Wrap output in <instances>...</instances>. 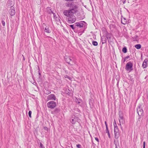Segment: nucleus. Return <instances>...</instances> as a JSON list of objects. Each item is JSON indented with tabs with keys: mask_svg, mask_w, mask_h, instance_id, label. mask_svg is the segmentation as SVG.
<instances>
[{
	"mask_svg": "<svg viewBox=\"0 0 148 148\" xmlns=\"http://www.w3.org/2000/svg\"><path fill=\"white\" fill-rule=\"evenodd\" d=\"M130 58V56H127L126 57H125L124 58L126 60L127 59L129 58Z\"/></svg>",
	"mask_w": 148,
	"mask_h": 148,
	"instance_id": "42",
	"label": "nucleus"
},
{
	"mask_svg": "<svg viewBox=\"0 0 148 148\" xmlns=\"http://www.w3.org/2000/svg\"><path fill=\"white\" fill-rule=\"evenodd\" d=\"M47 37L49 38V36H47Z\"/></svg>",
	"mask_w": 148,
	"mask_h": 148,
	"instance_id": "60",
	"label": "nucleus"
},
{
	"mask_svg": "<svg viewBox=\"0 0 148 148\" xmlns=\"http://www.w3.org/2000/svg\"><path fill=\"white\" fill-rule=\"evenodd\" d=\"M101 41L102 44L106 43L107 41V38L105 37H104L103 38H101Z\"/></svg>",
	"mask_w": 148,
	"mask_h": 148,
	"instance_id": "18",
	"label": "nucleus"
},
{
	"mask_svg": "<svg viewBox=\"0 0 148 148\" xmlns=\"http://www.w3.org/2000/svg\"><path fill=\"white\" fill-rule=\"evenodd\" d=\"M86 29V28H84L81 29L80 30L78 29V28L77 29V33H78L79 36H81L84 32Z\"/></svg>",
	"mask_w": 148,
	"mask_h": 148,
	"instance_id": "10",
	"label": "nucleus"
},
{
	"mask_svg": "<svg viewBox=\"0 0 148 148\" xmlns=\"http://www.w3.org/2000/svg\"><path fill=\"white\" fill-rule=\"evenodd\" d=\"M76 121L78 122H79L80 121V120L77 117H76Z\"/></svg>",
	"mask_w": 148,
	"mask_h": 148,
	"instance_id": "30",
	"label": "nucleus"
},
{
	"mask_svg": "<svg viewBox=\"0 0 148 148\" xmlns=\"http://www.w3.org/2000/svg\"><path fill=\"white\" fill-rule=\"evenodd\" d=\"M80 13H79L77 14V16L78 17L77 18L79 19L80 20H82L84 17H85L84 16H83V17L82 16H80Z\"/></svg>",
	"mask_w": 148,
	"mask_h": 148,
	"instance_id": "20",
	"label": "nucleus"
},
{
	"mask_svg": "<svg viewBox=\"0 0 148 148\" xmlns=\"http://www.w3.org/2000/svg\"><path fill=\"white\" fill-rule=\"evenodd\" d=\"M119 132V128H115V129H114V133H118V132Z\"/></svg>",
	"mask_w": 148,
	"mask_h": 148,
	"instance_id": "26",
	"label": "nucleus"
},
{
	"mask_svg": "<svg viewBox=\"0 0 148 148\" xmlns=\"http://www.w3.org/2000/svg\"><path fill=\"white\" fill-rule=\"evenodd\" d=\"M108 136L109 138H110V132L108 133Z\"/></svg>",
	"mask_w": 148,
	"mask_h": 148,
	"instance_id": "45",
	"label": "nucleus"
},
{
	"mask_svg": "<svg viewBox=\"0 0 148 148\" xmlns=\"http://www.w3.org/2000/svg\"><path fill=\"white\" fill-rule=\"evenodd\" d=\"M143 148H145V141H144L143 142Z\"/></svg>",
	"mask_w": 148,
	"mask_h": 148,
	"instance_id": "37",
	"label": "nucleus"
},
{
	"mask_svg": "<svg viewBox=\"0 0 148 148\" xmlns=\"http://www.w3.org/2000/svg\"><path fill=\"white\" fill-rule=\"evenodd\" d=\"M39 75H40V73H39Z\"/></svg>",
	"mask_w": 148,
	"mask_h": 148,
	"instance_id": "59",
	"label": "nucleus"
},
{
	"mask_svg": "<svg viewBox=\"0 0 148 148\" xmlns=\"http://www.w3.org/2000/svg\"><path fill=\"white\" fill-rule=\"evenodd\" d=\"M69 90L68 89V90H66L65 91V92L68 95H70V92H69Z\"/></svg>",
	"mask_w": 148,
	"mask_h": 148,
	"instance_id": "31",
	"label": "nucleus"
},
{
	"mask_svg": "<svg viewBox=\"0 0 148 148\" xmlns=\"http://www.w3.org/2000/svg\"><path fill=\"white\" fill-rule=\"evenodd\" d=\"M106 127V133H109V130H108V127Z\"/></svg>",
	"mask_w": 148,
	"mask_h": 148,
	"instance_id": "32",
	"label": "nucleus"
},
{
	"mask_svg": "<svg viewBox=\"0 0 148 148\" xmlns=\"http://www.w3.org/2000/svg\"><path fill=\"white\" fill-rule=\"evenodd\" d=\"M133 64L131 62H129L126 64L125 69L126 70L131 72L133 70Z\"/></svg>",
	"mask_w": 148,
	"mask_h": 148,
	"instance_id": "5",
	"label": "nucleus"
},
{
	"mask_svg": "<svg viewBox=\"0 0 148 148\" xmlns=\"http://www.w3.org/2000/svg\"><path fill=\"white\" fill-rule=\"evenodd\" d=\"M1 23L2 24V25L3 26H5V21H2L1 22Z\"/></svg>",
	"mask_w": 148,
	"mask_h": 148,
	"instance_id": "35",
	"label": "nucleus"
},
{
	"mask_svg": "<svg viewBox=\"0 0 148 148\" xmlns=\"http://www.w3.org/2000/svg\"><path fill=\"white\" fill-rule=\"evenodd\" d=\"M147 78V77H146L145 78V79Z\"/></svg>",
	"mask_w": 148,
	"mask_h": 148,
	"instance_id": "63",
	"label": "nucleus"
},
{
	"mask_svg": "<svg viewBox=\"0 0 148 148\" xmlns=\"http://www.w3.org/2000/svg\"><path fill=\"white\" fill-rule=\"evenodd\" d=\"M56 103L54 101H51L47 103V105L48 108H54L56 106Z\"/></svg>",
	"mask_w": 148,
	"mask_h": 148,
	"instance_id": "6",
	"label": "nucleus"
},
{
	"mask_svg": "<svg viewBox=\"0 0 148 148\" xmlns=\"http://www.w3.org/2000/svg\"><path fill=\"white\" fill-rule=\"evenodd\" d=\"M60 111V110L58 108H56L54 110V112L56 113H58Z\"/></svg>",
	"mask_w": 148,
	"mask_h": 148,
	"instance_id": "27",
	"label": "nucleus"
},
{
	"mask_svg": "<svg viewBox=\"0 0 148 148\" xmlns=\"http://www.w3.org/2000/svg\"><path fill=\"white\" fill-rule=\"evenodd\" d=\"M116 80L117 81V83L116 85H117V86H118V85H119V80H118L117 79Z\"/></svg>",
	"mask_w": 148,
	"mask_h": 148,
	"instance_id": "47",
	"label": "nucleus"
},
{
	"mask_svg": "<svg viewBox=\"0 0 148 148\" xmlns=\"http://www.w3.org/2000/svg\"><path fill=\"white\" fill-rule=\"evenodd\" d=\"M115 148H118L117 144H115Z\"/></svg>",
	"mask_w": 148,
	"mask_h": 148,
	"instance_id": "48",
	"label": "nucleus"
},
{
	"mask_svg": "<svg viewBox=\"0 0 148 148\" xmlns=\"http://www.w3.org/2000/svg\"><path fill=\"white\" fill-rule=\"evenodd\" d=\"M66 148H70V147L69 146V147H66Z\"/></svg>",
	"mask_w": 148,
	"mask_h": 148,
	"instance_id": "56",
	"label": "nucleus"
},
{
	"mask_svg": "<svg viewBox=\"0 0 148 148\" xmlns=\"http://www.w3.org/2000/svg\"><path fill=\"white\" fill-rule=\"evenodd\" d=\"M114 143L115 145V144H117L116 143L115 140H114Z\"/></svg>",
	"mask_w": 148,
	"mask_h": 148,
	"instance_id": "51",
	"label": "nucleus"
},
{
	"mask_svg": "<svg viewBox=\"0 0 148 148\" xmlns=\"http://www.w3.org/2000/svg\"><path fill=\"white\" fill-rule=\"evenodd\" d=\"M57 20V21H58V22H60V19H56Z\"/></svg>",
	"mask_w": 148,
	"mask_h": 148,
	"instance_id": "50",
	"label": "nucleus"
},
{
	"mask_svg": "<svg viewBox=\"0 0 148 148\" xmlns=\"http://www.w3.org/2000/svg\"><path fill=\"white\" fill-rule=\"evenodd\" d=\"M57 23L59 24V23L57 22Z\"/></svg>",
	"mask_w": 148,
	"mask_h": 148,
	"instance_id": "64",
	"label": "nucleus"
},
{
	"mask_svg": "<svg viewBox=\"0 0 148 148\" xmlns=\"http://www.w3.org/2000/svg\"><path fill=\"white\" fill-rule=\"evenodd\" d=\"M141 57L142 58V54H141Z\"/></svg>",
	"mask_w": 148,
	"mask_h": 148,
	"instance_id": "58",
	"label": "nucleus"
},
{
	"mask_svg": "<svg viewBox=\"0 0 148 148\" xmlns=\"http://www.w3.org/2000/svg\"><path fill=\"white\" fill-rule=\"evenodd\" d=\"M126 60L124 58L123 59H122L121 60V62L123 63H124L125 61H126Z\"/></svg>",
	"mask_w": 148,
	"mask_h": 148,
	"instance_id": "39",
	"label": "nucleus"
},
{
	"mask_svg": "<svg viewBox=\"0 0 148 148\" xmlns=\"http://www.w3.org/2000/svg\"><path fill=\"white\" fill-rule=\"evenodd\" d=\"M142 116H141V117L140 116H139V117L138 118V119H140V118L142 117Z\"/></svg>",
	"mask_w": 148,
	"mask_h": 148,
	"instance_id": "54",
	"label": "nucleus"
},
{
	"mask_svg": "<svg viewBox=\"0 0 148 148\" xmlns=\"http://www.w3.org/2000/svg\"><path fill=\"white\" fill-rule=\"evenodd\" d=\"M76 146L78 148H81V145L79 144L77 145Z\"/></svg>",
	"mask_w": 148,
	"mask_h": 148,
	"instance_id": "34",
	"label": "nucleus"
},
{
	"mask_svg": "<svg viewBox=\"0 0 148 148\" xmlns=\"http://www.w3.org/2000/svg\"><path fill=\"white\" fill-rule=\"evenodd\" d=\"M116 123L115 120H114V122H113V123Z\"/></svg>",
	"mask_w": 148,
	"mask_h": 148,
	"instance_id": "53",
	"label": "nucleus"
},
{
	"mask_svg": "<svg viewBox=\"0 0 148 148\" xmlns=\"http://www.w3.org/2000/svg\"><path fill=\"white\" fill-rule=\"evenodd\" d=\"M75 99H74L75 101L78 104H79L81 102H82V100L80 98H77L76 97H75Z\"/></svg>",
	"mask_w": 148,
	"mask_h": 148,
	"instance_id": "14",
	"label": "nucleus"
},
{
	"mask_svg": "<svg viewBox=\"0 0 148 148\" xmlns=\"http://www.w3.org/2000/svg\"><path fill=\"white\" fill-rule=\"evenodd\" d=\"M86 23L84 21H81L75 23L74 24L76 27H77V29H79V28H81V29L84 28H86V27L85 26L86 25Z\"/></svg>",
	"mask_w": 148,
	"mask_h": 148,
	"instance_id": "3",
	"label": "nucleus"
},
{
	"mask_svg": "<svg viewBox=\"0 0 148 148\" xmlns=\"http://www.w3.org/2000/svg\"><path fill=\"white\" fill-rule=\"evenodd\" d=\"M121 129L122 130V127H121Z\"/></svg>",
	"mask_w": 148,
	"mask_h": 148,
	"instance_id": "62",
	"label": "nucleus"
},
{
	"mask_svg": "<svg viewBox=\"0 0 148 148\" xmlns=\"http://www.w3.org/2000/svg\"><path fill=\"white\" fill-rule=\"evenodd\" d=\"M40 147H42L43 145H42L41 143L40 144Z\"/></svg>",
	"mask_w": 148,
	"mask_h": 148,
	"instance_id": "52",
	"label": "nucleus"
},
{
	"mask_svg": "<svg viewBox=\"0 0 148 148\" xmlns=\"http://www.w3.org/2000/svg\"><path fill=\"white\" fill-rule=\"evenodd\" d=\"M124 18V20H125L124 21V22L123 23V22L122 19H121V22L123 24H125L127 23V20H126V18Z\"/></svg>",
	"mask_w": 148,
	"mask_h": 148,
	"instance_id": "25",
	"label": "nucleus"
},
{
	"mask_svg": "<svg viewBox=\"0 0 148 148\" xmlns=\"http://www.w3.org/2000/svg\"><path fill=\"white\" fill-rule=\"evenodd\" d=\"M32 112L31 111H29L28 113V114L29 116L30 117H31V114H32Z\"/></svg>",
	"mask_w": 148,
	"mask_h": 148,
	"instance_id": "33",
	"label": "nucleus"
},
{
	"mask_svg": "<svg viewBox=\"0 0 148 148\" xmlns=\"http://www.w3.org/2000/svg\"><path fill=\"white\" fill-rule=\"evenodd\" d=\"M69 8V10H66L64 11L63 14L66 16V20L67 22L70 24L74 23L76 20V18L74 15L78 12V8Z\"/></svg>",
	"mask_w": 148,
	"mask_h": 148,
	"instance_id": "1",
	"label": "nucleus"
},
{
	"mask_svg": "<svg viewBox=\"0 0 148 148\" xmlns=\"http://www.w3.org/2000/svg\"><path fill=\"white\" fill-rule=\"evenodd\" d=\"M119 117L120 119L123 120L124 119L123 114H122V113H121V114L120 113H119Z\"/></svg>",
	"mask_w": 148,
	"mask_h": 148,
	"instance_id": "23",
	"label": "nucleus"
},
{
	"mask_svg": "<svg viewBox=\"0 0 148 148\" xmlns=\"http://www.w3.org/2000/svg\"><path fill=\"white\" fill-rule=\"evenodd\" d=\"M52 14H53V17L54 18V19H56L57 18V17L56 16V14H55V13H54L53 12V13H52Z\"/></svg>",
	"mask_w": 148,
	"mask_h": 148,
	"instance_id": "36",
	"label": "nucleus"
},
{
	"mask_svg": "<svg viewBox=\"0 0 148 148\" xmlns=\"http://www.w3.org/2000/svg\"><path fill=\"white\" fill-rule=\"evenodd\" d=\"M102 30L103 31H106V29L104 27H103L102 28Z\"/></svg>",
	"mask_w": 148,
	"mask_h": 148,
	"instance_id": "41",
	"label": "nucleus"
},
{
	"mask_svg": "<svg viewBox=\"0 0 148 148\" xmlns=\"http://www.w3.org/2000/svg\"><path fill=\"white\" fill-rule=\"evenodd\" d=\"M122 2H123V3L124 4L126 2V0H123Z\"/></svg>",
	"mask_w": 148,
	"mask_h": 148,
	"instance_id": "49",
	"label": "nucleus"
},
{
	"mask_svg": "<svg viewBox=\"0 0 148 148\" xmlns=\"http://www.w3.org/2000/svg\"><path fill=\"white\" fill-rule=\"evenodd\" d=\"M110 37H111L110 34H109L108 32L106 31V38L107 39H108V38L110 39Z\"/></svg>",
	"mask_w": 148,
	"mask_h": 148,
	"instance_id": "21",
	"label": "nucleus"
},
{
	"mask_svg": "<svg viewBox=\"0 0 148 148\" xmlns=\"http://www.w3.org/2000/svg\"><path fill=\"white\" fill-rule=\"evenodd\" d=\"M95 139L97 142H99V139L97 138V137L95 138Z\"/></svg>",
	"mask_w": 148,
	"mask_h": 148,
	"instance_id": "40",
	"label": "nucleus"
},
{
	"mask_svg": "<svg viewBox=\"0 0 148 148\" xmlns=\"http://www.w3.org/2000/svg\"><path fill=\"white\" fill-rule=\"evenodd\" d=\"M69 26L75 32H77V29H76V27L75 26V25H69Z\"/></svg>",
	"mask_w": 148,
	"mask_h": 148,
	"instance_id": "15",
	"label": "nucleus"
},
{
	"mask_svg": "<svg viewBox=\"0 0 148 148\" xmlns=\"http://www.w3.org/2000/svg\"><path fill=\"white\" fill-rule=\"evenodd\" d=\"M76 111H77V112H81V111H80V110L79 109H78V108H77V110H76Z\"/></svg>",
	"mask_w": 148,
	"mask_h": 148,
	"instance_id": "43",
	"label": "nucleus"
},
{
	"mask_svg": "<svg viewBox=\"0 0 148 148\" xmlns=\"http://www.w3.org/2000/svg\"><path fill=\"white\" fill-rule=\"evenodd\" d=\"M64 59L65 61L70 65L71 66L72 65L70 63V61L72 60L70 57L68 56H65L64 57Z\"/></svg>",
	"mask_w": 148,
	"mask_h": 148,
	"instance_id": "8",
	"label": "nucleus"
},
{
	"mask_svg": "<svg viewBox=\"0 0 148 148\" xmlns=\"http://www.w3.org/2000/svg\"><path fill=\"white\" fill-rule=\"evenodd\" d=\"M122 51L124 53H125L127 52V49L126 47H125L122 49Z\"/></svg>",
	"mask_w": 148,
	"mask_h": 148,
	"instance_id": "22",
	"label": "nucleus"
},
{
	"mask_svg": "<svg viewBox=\"0 0 148 148\" xmlns=\"http://www.w3.org/2000/svg\"><path fill=\"white\" fill-rule=\"evenodd\" d=\"M66 2L65 3V5L66 7H69V8H74V7L76 8H78V6L75 4L74 1L75 0H64Z\"/></svg>",
	"mask_w": 148,
	"mask_h": 148,
	"instance_id": "2",
	"label": "nucleus"
},
{
	"mask_svg": "<svg viewBox=\"0 0 148 148\" xmlns=\"http://www.w3.org/2000/svg\"><path fill=\"white\" fill-rule=\"evenodd\" d=\"M113 125L114 126V129L115 128H118V127L116 123H113Z\"/></svg>",
	"mask_w": 148,
	"mask_h": 148,
	"instance_id": "29",
	"label": "nucleus"
},
{
	"mask_svg": "<svg viewBox=\"0 0 148 148\" xmlns=\"http://www.w3.org/2000/svg\"><path fill=\"white\" fill-rule=\"evenodd\" d=\"M105 124L106 127H108V125H107V122H106V121H105Z\"/></svg>",
	"mask_w": 148,
	"mask_h": 148,
	"instance_id": "46",
	"label": "nucleus"
},
{
	"mask_svg": "<svg viewBox=\"0 0 148 148\" xmlns=\"http://www.w3.org/2000/svg\"><path fill=\"white\" fill-rule=\"evenodd\" d=\"M47 99L48 100H56V98L54 94H51L48 96Z\"/></svg>",
	"mask_w": 148,
	"mask_h": 148,
	"instance_id": "9",
	"label": "nucleus"
},
{
	"mask_svg": "<svg viewBox=\"0 0 148 148\" xmlns=\"http://www.w3.org/2000/svg\"><path fill=\"white\" fill-rule=\"evenodd\" d=\"M46 128V127H44V129H45Z\"/></svg>",
	"mask_w": 148,
	"mask_h": 148,
	"instance_id": "61",
	"label": "nucleus"
},
{
	"mask_svg": "<svg viewBox=\"0 0 148 148\" xmlns=\"http://www.w3.org/2000/svg\"><path fill=\"white\" fill-rule=\"evenodd\" d=\"M119 122H120V125L121 126V124L120 120H119Z\"/></svg>",
	"mask_w": 148,
	"mask_h": 148,
	"instance_id": "55",
	"label": "nucleus"
},
{
	"mask_svg": "<svg viewBox=\"0 0 148 148\" xmlns=\"http://www.w3.org/2000/svg\"><path fill=\"white\" fill-rule=\"evenodd\" d=\"M51 93L50 91L49 90H47V95Z\"/></svg>",
	"mask_w": 148,
	"mask_h": 148,
	"instance_id": "44",
	"label": "nucleus"
},
{
	"mask_svg": "<svg viewBox=\"0 0 148 148\" xmlns=\"http://www.w3.org/2000/svg\"><path fill=\"white\" fill-rule=\"evenodd\" d=\"M76 116L73 115L71 117L70 122L73 124H74L76 122Z\"/></svg>",
	"mask_w": 148,
	"mask_h": 148,
	"instance_id": "11",
	"label": "nucleus"
},
{
	"mask_svg": "<svg viewBox=\"0 0 148 148\" xmlns=\"http://www.w3.org/2000/svg\"><path fill=\"white\" fill-rule=\"evenodd\" d=\"M135 47L137 49H139L141 47V45L140 44H138L135 45Z\"/></svg>",
	"mask_w": 148,
	"mask_h": 148,
	"instance_id": "19",
	"label": "nucleus"
},
{
	"mask_svg": "<svg viewBox=\"0 0 148 148\" xmlns=\"http://www.w3.org/2000/svg\"><path fill=\"white\" fill-rule=\"evenodd\" d=\"M92 44L94 46H96L98 45V42L96 41H93Z\"/></svg>",
	"mask_w": 148,
	"mask_h": 148,
	"instance_id": "24",
	"label": "nucleus"
},
{
	"mask_svg": "<svg viewBox=\"0 0 148 148\" xmlns=\"http://www.w3.org/2000/svg\"><path fill=\"white\" fill-rule=\"evenodd\" d=\"M45 30H46V27H45Z\"/></svg>",
	"mask_w": 148,
	"mask_h": 148,
	"instance_id": "57",
	"label": "nucleus"
},
{
	"mask_svg": "<svg viewBox=\"0 0 148 148\" xmlns=\"http://www.w3.org/2000/svg\"><path fill=\"white\" fill-rule=\"evenodd\" d=\"M9 13L11 16H13L15 14V11L14 9L11 8L9 11Z\"/></svg>",
	"mask_w": 148,
	"mask_h": 148,
	"instance_id": "13",
	"label": "nucleus"
},
{
	"mask_svg": "<svg viewBox=\"0 0 148 148\" xmlns=\"http://www.w3.org/2000/svg\"><path fill=\"white\" fill-rule=\"evenodd\" d=\"M141 105L139 104L136 108V111L139 116H143L144 115L143 110L141 107Z\"/></svg>",
	"mask_w": 148,
	"mask_h": 148,
	"instance_id": "4",
	"label": "nucleus"
},
{
	"mask_svg": "<svg viewBox=\"0 0 148 148\" xmlns=\"http://www.w3.org/2000/svg\"><path fill=\"white\" fill-rule=\"evenodd\" d=\"M47 13L51 14L53 13V12L51 10V8L49 7H47Z\"/></svg>",
	"mask_w": 148,
	"mask_h": 148,
	"instance_id": "16",
	"label": "nucleus"
},
{
	"mask_svg": "<svg viewBox=\"0 0 148 148\" xmlns=\"http://www.w3.org/2000/svg\"><path fill=\"white\" fill-rule=\"evenodd\" d=\"M47 33H49L51 32L50 30L48 28H47Z\"/></svg>",
	"mask_w": 148,
	"mask_h": 148,
	"instance_id": "38",
	"label": "nucleus"
},
{
	"mask_svg": "<svg viewBox=\"0 0 148 148\" xmlns=\"http://www.w3.org/2000/svg\"><path fill=\"white\" fill-rule=\"evenodd\" d=\"M148 61L147 59H145L143 62L142 66L143 68H145L147 67V62Z\"/></svg>",
	"mask_w": 148,
	"mask_h": 148,
	"instance_id": "12",
	"label": "nucleus"
},
{
	"mask_svg": "<svg viewBox=\"0 0 148 148\" xmlns=\"http://www.w3.org/2000/svg\"><path fill=\"white\" fill-rule=\"evenodd\" d=\"M114 138L115 139H118L119 136H120V133H119V132H118V133H116L114 134Z\"/></svg>",
	"mask_w": 148,
	"mask_h": 148,
	"instance_id": "17",
	"label": "nucleus"
},
{
	"mask_svg": "<svg viewBox=\"0 0 148 148\" xmlns=\"http://www.w3.org/2000/svg\"><path fill=\"white\" fill-rule=\"evenodd\" d=\"M138 37V36L136 35L135 36L132 37V38L133 39V40L134 41L137 40V38Z\"/></svg>",
	"mask_w": 148,
	"mask_h": 148,
	"instance_id": "28",
	"label": "nucleus"
},
{
	"mask_svg": "<svg viewBox=\"0 0 148 148\" xmlns=\"http://www.w3.org/2000/svg\"><path fill=\"white\" fill-rule=\"evenodd\" d=\"M94 100L93 98L90 97L89 101V103L90 106V108L91 109L93 108L94 107Z\"/></svg>",
	"mask_w": 148,
	"mask_h": 148,
	"instance_id": "7",
	"label": "nucleus"
}]
</instances>
